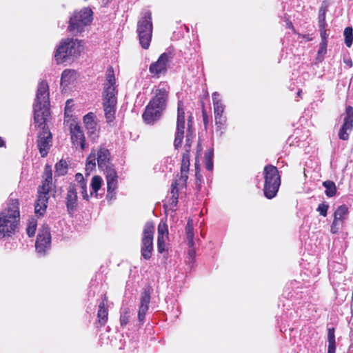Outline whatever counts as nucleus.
<instances>
[{"label": "nucleus", "instance_id": "32", "mask_svg": "<svg viewBox=\"0 0 353 353\" xmlns=\"http://www.w3.org/2000/svg\"><path fill=\"white\" fill-rule=\"evenodd\" d=\"M323 186L325 188V194L328 197H332L336 193V187L332 181H325L323 183Z\"/></svg>", "mask_w": 353, "mask_h": 353}, {"label": "nucleus", "instance_id": "24", "mask_svg": "<svg viewBox=\"0 0 353 353\" xmlns=\"http://www.w3.org/2000/svg\"><path fill=\"white\" fill-rule=\"evenodd\" d=\"M214 117L225 116V105L223 104L221 95L214 92L212 94Z\"/></svg>", "mask_w": 353, "mask_h": 353}, {"label": "nucleus", "instance_id": "44", "mask_svg": "<svg viewBox=\"0 0 353 353\" xmlns=\"http://www.w3.org/2000/svg\"><path fill=\"white\" fill-rule=\"evenodd\" d=\"M334 328L330 327L327 330V341L328 343H336L335 341V334H334Z\"/></svg>", "mask_w": 353, "mask_h": 353}, {"label": "nucleus", "instance_id": "6", "mask_svg": "<svg viewBox=\"0 0 353 353\" xmlns=\"http://www.w3.org/2000/svg\"><path fill=\"white\" fill-rule=\"evenodd\" d=\"M52 181V172L46 170L42 184L38 188V196L34 206L35 213L37 214L43 215L46 210Z\"/></svg>", "mask_w": 353, "mask_h": 353}, {"label": "nucleus", "instance_id": "19", "mask_svg": "<svg viewBox=\"0 0 353 353\" xmlns=\"http://www.w3.org/2000/svg\"><path fill=\"white\" fill-rule=\"evenodd\" d=\"M71 139L74 145H80L83 150L85 148V139L83 130L78 125L70 128Z\"/></svg>", "mask_w": 353, "mask_h": 353}, {"label": "nucleus", "instance_id": "47", "mask_svg": "<svg viewBox=\"0 0 353 353\" xmlns=\"http://www.w3.org/2000/svg\"><path fill=\"white\" fill-rule=\"evenodd\" d=\"M168 311L170 312V314H169L170 320V321H173L174 320V319L178 317V316L180 314L181 310H168Z\"/></svg>", "mask_w": 353, "mask_h": 353}, {"label": "nucleus", "instance_id": "11", "mask_svg": "<svg viewBox=\"0 0 353 353\" xmlns=\"http://www.w3.org/2000/svg\"><path fill=\"white\" fill-rule=\"evenodd\" d=\"M185 129V112L183 108V103L181 101L178 102L177 108V122H176V132L174 141V145L176 148L181 147L182 141L184 137Z\"/></svg>", "mask_w": 353, "mask_h": 353}, {"label": "nucleus", "instance_id": "26", "mask_svg": "<svg viewBox=\"0 0 353 353\" xmlns=\"http://www.w3.org/2000/svg\"><path fill=\"white\" fill-rule=\"evenodd\" d=\"M186 185H182L181 181L179 179H176L171 185V191H170V203L171 205L176 206L178 203L179 194H178V187H185Z\"/></svg>", "mask_w": 353, "mask_h": 353}, {"label": "nucleus", "instance_id": "56", "mask_svg": "<svg viewBox=\"0 0 353 353\" xmlns=\"http://www.w3.org/2000/svg\"><path fill=\"white\" fill-rule=\"evenodd\" d=\"M301 91H300V90H299V91H298V92H297V95L300 97V96H301Z\"/></svg>", "mask_w": 353, "mask_h": 353}, {"label": "nucleus", "instance_id": "37", "mask_svg": "<svg viewBox=\"0 0 353 353\" xmlns=\"http://www.w3.org/2000/svg\"><path fill=\"white\" fill-rule=\"evenodd\" d=\"M326 8L321 6L319 11V28L326 27L327 23L325 21Z\"/></svg>", "mask_w": 353, "mask_h": 353}, {"label": "nucleus", "instance_id": "25", "mask_svg": "<svg viewBox=\"0 0 353 353\" xmlns=\"http://www.w3.org/2000/svg\"><path fill=\"white\" fill-rule=\"evenodd\" d=\"M137 314L135 310H124L120 316V324L125 327L128 324L132 325L136 321Z\"/></svg>", "mask_w": 353, "mask_h": 353}, {"label": "nucleus", "instance_id": "31", "mask_svg": "<svg viewBox=\"0 0 353 353\" xmlns=\"http://www.w3.org/2000/svg\"><path fill=\"white\" fill-rule=\"evenodd\" d=\"M347 208L345 205H340L334 212V219L341 223H343V221L345 219V216L347 214Z\"/></svg>", "mask_w": 353, "mask_h": 353}, {"label": "nucleus", "instance_id": "55", "mask_svg": "<svg viewBox=\"0 0 353 353\" xmlns=\"http://www.w3.org/2000/svg\"><path fill=\"white\" fill-rule=\"evenodd\" d=\"M103 307H104L103 305H99V309H103Z\"/></svg>", "mask_w": 353, "mask_h": 353}, {"label": "nucleus", "instance_id": "4", "mask_svg": "<svg viewBox=\"0 0 353 353\" xmlns=\"http://www.w3.org/2000/svg\"><path fill=\"white\" fill-rule=\"evenodd\" d=\"M19 221V208L17 200H12L8 208L0 213V234L10 236L16 229Z\"/></svg>", "mask_w": 353, "mask_h": 353}, {"label": "nucleus", "instance_id": "15", "mask_svg": "<svg viewBox=\"0 0 353 353\" xmlns=\"http://www.w3.org/2000/svg\"><path fill=\"white\" fill-rule=\"evenodd\" d=\"M66 190L67 192L65 196V200L67 211L69 214H72L76 210L78 205L77 192L79 191V189L75 188L74 185H70L67 188Z\"/></svg>", "mask_w": 353, "mask_h": 353}, {"label": "nucleus", "instance_id": "40", "mask_svg": "<svg viewBox=\"0 0 353 353\" xmlns=\"http://www.w3.org/2000/svg\"><path fill=\"white\" fill-rule=\"evenodd\" d=\"M327 42H321L320 43V48L318 51V59H320V61L322 60L323 57L327 52Z\"/></svg>", "mask_w": 353, "mask_h": 353}, {"label": "nucleus", "instance_id": "22", "mask_svg": "<svg viewBox=\"0 0 353 353\" xmlns=\"http://www.w3.org/2000/svg\"><path fill=\"white\" fill-rule=\"evenodd\" d=\"M190 167V151L186 150L183 154V158L181 161V176L178 179L181 181L182 185H186V182L188 178V173Z\"/></svg>", "mask_w": 353, "mask_h": 353}, {"label": "nucleus", "instance_id": "33", "mask_svg": "<svg viewBox=\"0 0 353 353\" xmlns=\"http://www.w3.org/2000/svg\"><path fill=\"white\" fill-rule=\"evenodd\" d=\"M108 319V310H97V327L103 326Z\"/></svg>", "mask_w": 353, "mask_h": 353}, {"label": "nucleus", "instance_id": "23", "mask_svg": "<svg viewBox=\"0 0 353 353\" xmlns=\"http://www.w3.org/2000/svg\"><path fill=\"white\" fill-rule=\"evenodd\" d=\"M75 183H71L70 185H74L75 188H79L83 199L88 201L90 199V195L88 193L87 183L85 181L83 174L81 173H77L75 174Z\"/></svg>", "mask_w": 353, "mask_h": 353}, {"label": "nucleus", "instance_id": "5", "mask_svg": "<svg viewBox=\"0 0 353 353\" xmlns=\"http://www.w3.org/2000/svg\"><path fill=\"white\" fill-rule=\"evenodd\" d=\"M264 175V195L266 198L271 199L274 198L279 190L281 185V179L276 167L272 165H268L263 169Z\"/></svg>", "mask_w": 353, "mask_h": 353}, {"label": "nucleus", "instance_id": "8", "mask_svg": "<svg viewBox=\"0 0 353 353\" xmlns=\"http://www.w3.org/2000/svg\"><path fill=\"white\" fill-rule=\"evenodd\" d=\"M92 19V11L84 8L79 12H74L69 20L68 30L72 34L81 33L84 28L89 25Z\"/></svg>", "mask_w": 353, "mask_h": 353}, {"label": "nucleus", "instance_id": "52", "mask_svg": "<svg viewBox=\"0 0 353 353\" xmlns=\"http://www.w3.org/2000/svg\"><path fill=\"white\" fill-rule=\"evenodd\" d=\"M190 139H191V137H190V134H189V133L188 132L187 133V135H186V143L185 145V150H188L190 151Z\"/></svg>", "mask_w": 353, "mask_h": 353}, {"label": "nucleus", "instance_id": "38", "mask_svg": "<svg viewBox=\"0 0 353 353\" xmlns=\"http://www.w3.org/2000/svg\"><path fill=\"white\" fill-rule=\"evenodd\" d=\"M168 226L165 222L161 221L158 225V236L168 238Z\"/></svg>", "mask_w": 353, "mask_h": 353}, {"label": "nucleus", "instance_id": "30", "mask_svg": "<svg viewBox=\"0 0 353 353\" xmlns=\"http://www.w3.org/2000/svg\"><path fill=\"white\" fill-rule=\"evenodd\" d=\"M150 301V289L146 288L143 290L141 296V302L139 309H148Z\"/></svg>", "mask_w": 353, "mask_h": 353}, {"label": "nucleus", "instance_id": "27", "mask_svg": "<svg viewBox=\"0 0 353 353\" xmlns=\"http://www.w3.org/2000/svg\"><path fill=\"white\" fill-rule=\"evenodd\" d=\"M226 116L214 117V123L216 126V131L219 134V136H222L226 130Z\"/></svg>", "mask_w": 353, "mask_h": 353}, {"label": "nucleus", "instance_id": "54", "mask_svg": "<svg viewBox=\"0 0 353 353\" xmlns=\"http://www.w3.org/2000/svg\"><path fill=\"white\" fill-rule=\"evenodd\" d=\"M163 314L165 316L166 320H168V314L167 313L164 312H163Z\"/></svg>", "mask_w": 353, "mask_h": 353}, {"label": "nucleus", "instance_id": "17", "mask_svg": "<svg viewBox=\"0 0 353 353\" xmlns=\"http://www.w3.org/2000/svg\"><path fill=\"white\" fill-rule=\"evenodd\" d=\"M104 172L107 181V198L112 199L115 196L114 191L117 188V173L113 168H109Z\"/></svg>", "mask_w": 353, "mask_h": 353}, {"label": "nucleus", "instance_id": "43", "mask_svg": "<svg viewBox=\"0 0 353 353\" xmlns=\"http://www.w3.org/2000/svg\"><path fill=\"white\" fill-rule=\"evenodd\" d=\"M342 225H343V223L334 219L332 224L331 225V229H330L331 232L332 234L337 233L339 231V230L341 228Z\"/></svg>", "mask_w": 353, "mask_h": 353}, {"label": "nucleus", "instance_id": "45", "mask_svg": "<svg viewBox=\"0 0 353 353\" xmlns=\"http://www.w3.org/2000/svg\"><path fill=\"white\" fill-rule=\"evenodd\" d=\"M145 311L146 310H138L137 319L139 325H142L145 322L146 315Z\"/></svg>", "mask_w": 353, "mask_h": 353}, {"label": "nucleus", "instance_id": "9", "mask_svg": "<svg viewBox=\"0 0 353 353\" xmlns=\"http://www.w3.org/2000/svg\"><path fill=\"white\" fill-rule=\"evenodd\" d=\"M154 233V225L153 223L150 221L147 222L145 224L143 230L141 248V256L146 260L150 259L152 256Z\"/></svg>", "mask_w": 353, "mask_h": 353}, {"label": "nucleus", "instance_id": "21", "mask_svg": "<svg viewBox=\"0 0 353 353\" xmlns=\"http://www.w3.org/2000/svg\"><path fill=\"white\" fill-rule=\"evenodd\" d=\"M186 240L190 248L188 254L190 257L193 258L195 255V250L194 248V232H193V220L189 219L185 227Z\"/></svg>", "mask_w": 353, "mask_h": 353}, {"label": "nucleus", "instance_id": "1", "mask_svg": "<svg viewBox=\"0 0 353 353\" xmlns=\"http://www.w3.org/2000/svg\"><path fill=\"white\" fill-rule=\"evenodd\" d=\"M50 100L48 84L41 81L37 90L36 99L33 105L35 125L41 128L37 136V147L42 157L47 156L52 145V134L46 127V119L50 115Z\"/></svg>", "mask_w": 353, "mask_h": 353}, {"label": "nucleus", "instance_id": "41", "mask_svg": "<svg viewBox=\"0 0 353 353\" xmlns=\"http://www.w3.org/2000/svg\"><path fill=\"white\" fill-rule=\"evenodd\" d=\"M163 236H158L157 238V249L159 252L163 253L165 250V239Z\"/></svg>", "mask_w": 353, "mask_h": 353}, {"label": "nucleus", "instance_id": "18", "mask_svg": "<svg viewBox=\"0 0 353 353\" xmlns=\"http://www.w3.org/2000/svg\"><path fill=\"white\" fill-rule=\"evenodd\" d=\"M94 118L95 116L92 112L87 114L83 117V123L87 130V134L93 140L98 137L99 134Z\"/></svg>", "mask_w": 353, "mask_h": 353}, {"label": "nucleus", "instance_id": "49", "mask_svg": "<svg viewBox=\"0 0 353 353\" xmlns=\"http://www.w3.org/2000/svg\"><path fill=\"white\" fill-rule=\"evenodd\" d=\"M336 343H328L327 353H335Z\"/></svg>", "mask_w": 353, "mask_h": 353}, {"label": "nucleus", "instance_id": "14", "mask_svg": "<svg viewBox=\"0 0 353 353\" xmlns=\"http://www.w3.org/2000/svg\"><path fill=\"white\" fill-rule=\"evenodd\" d=\"M117 105L116 95L103 94V109L107 122L112 121L115 118Z\"/></svg>", "mask_w": 353, "mask_h": 353}, {"label": "nucleus", "instance_id": "28", "mask_svg": "<svg viewBox=\"0 0 353 353\" xmlns=\"http://www.w3.org/2000/svg\"><path fill=\"white\" fill-rule=\"evenodd\" d=\"M75 71L66 69L63 71L61 78V85L66 87L74 79Z\"/></svg>", "mask_w": 353, "mask_h": 353}, {"label": "nucleus", "instance_id": "39", "mask_svg": "<svg viewBox=\"0 0 353 353\" xmlns=\"http://www.w3.org/2000/svg\"><path fill=\"white\" fill-rule=\"evenodd\" d=\"M37 222L34 219H32L28 222V227L26 228L28 235L31 237L33 236L36 232Z\"/></svg>", "mask_w": 353, "mask_h": 353}, {"label": "nucleus", "instance_id": "50", "mask_svg": "<svg viewBox=\"0 0 353 353\" xmlns=\"http://www.w3.org/2000/svg\"><path fill=\"white\" fill-rule=\"evenodd\" d=\"M202 116H203V123H204L205 126H207V125L208 123V116L207 114V112H206L204 107H203V110H202Z\"/></svg>", "mask_w": 353, "mask_h": 353}, {"label": "nucleus", "instance_id": "12", "mask_svg": "<svg viewBox=\"0 0 353 353\" xmlns=\"http://www.w3.org/2000/svg\"><path fill=\"white\" fill-rule=\"evenodd\" d=\"M353 128V108L347 106L345 110V117L343 118V123L339 132V138L343 141L349 139L350 133Z\"/></svg>", "mask_w": 353, "mask_h": 353}, {"label": "nucleus", "instance_id": "46", "mask_svg": "<svg viewBox=\"0 0 353 353\" xmlns=\"http://www.w3.org/2000/svg\"><path fill=\"white\" fill-rule=\"evenodd\" d=\"M319 32H320V35L321 37V42H323V41L327 42V37L328 34L326 32L325 27H319Z\"/></svg>", "mask_w": 353, "mask_h": 353}, {"label": "nucleus", "instance_id": "20", "mask_svg": "<svg viewBox=\"0 0 353 353\" xmlns=\"http://www.w3.org/2000/svg\"><path fill=\"white\" fill-rule=\"evenodd\" d=\"M115 77L112 68L110 67L106 72V83L104 86L103 94L116 95L117 91L114 86Z\"/></svg>", "mask_w": 353, "mask_h": 353}, {"label": "nucleus", "instance_id": "3", "mask_svg": "<svg viewBox=\"0 0 353 353\" xmlns=\"http://www.w3.org/2000/svg\"><path fill=\"white\" fill-rule=\"evenodd\" d=\"M82 50L81 41L72 38L62 39L55 52V60L58 64L72 61L80 55Z\"/></svg>", "mask_w": 353, "mask_h": 353}, {"label": "nucleus", "instance_id": "35", "mask_svg": "<svg viewBox=\"0 0 353 353\" xmlns=\"http://www.w3.org/2000/svg\"><path fill=\"white\" fill-rule=\"evenodd\" d=\"M345 37V43L347 47L350 48L353 41V29L352 27H347L343 32Z\"/></svg>", "mask_w": 353, "mask_h": 353}, {"label": "nucleus", "instance_id": "53", "mask_svg": "<svg viewBox=\"0 0 353 353\" xmlns=\"http://www.w3.org/2000/svg\"><path fill=\"white\" fill-rule=\"evenodd\" d=\"M4 145H5L4 141L2 139L1 137H0V147L4 146Z\"/></svg>", "mask_w": 353, "mask_h": 353}, {"label": "nucleus", "instance_id": "10", "mask_svg": "<svg viewBox=\"0 0 353 353\" xmlns=\"http://www.w3.org/2000/svg\"><path fill=\"white\" fill-rule=\"evenodd\" d=\"M51 246V234L50 228L48 225H43L39 231L35 248L40 256H44Z\"/></svg>", "mask_w": 353, "mask_h": 353}, {"label": "nucleus", "instance_id": "16", "mask_svg": "<svg viewBox=\"0 0 353 353\" xmlns=\"http://www.w3.org/2000/svg\"><path fill=\"white\" fill-rule=\"evenodd\" d=\"M97 160L99 168L105 171L112 168L110 153L104 146H100L96 152Z\"/></svg>", "mask_w": 353, "mask_h": 353}, {"label": "nucleus", "instance_id": "51", "mask_svg": "<svg viewBox=\"0 0 353 353\" xmlns=\"http://www.w3.org/2000/svg\"><path fill=\"white\" fill-rule=\"evenodd\" d=\"M205 161V167L208 171H212L213 170V161Z\"/></svg>", "mask_w": 353, "mask_h": 353}, {"label": "nucleus", "instance_id": "36", "mask_svg": "<svg viewBox=\"0 0 353 353\" xmlns=\"http://www.w3.org/2000/svg\"><path fill=\"white\" fill-rule=\"evenodd\" d=\"M97 154L94 150H92L87 159L86 170H92L96 166Z\"/></svg>", "mask_w": 353, "mask_h": 353}, {"label": "nucleus", "instance_id": "2", "mask_svg": "<svg viewBox=\"0 0 353 353\" xmlns=\"http://www.w3.org/2000/svg\"><path fill=\"white\" fill-rule=\"evenodd\" d=\"M153 97L146 105L142 117L147 124H154L164 113L169 98V86L165 82H161L152 90Z\"/></svg>", "mask_w": 353, "mask_h": 353}, {"label": "nucleus", "instance_id": "7", "mask_svg": "<svg viewBox=\"0 0 353 353\" xmlns=\"http://www.w3.org/2000/svg\"><path fill=\"white\" fill-rule=\"evenodd\" d=\"M137 32L140 45L144 49L150 46L152 35V23L151 12L148 10L143 12L137 22Z\"/></svg>", "mask_w": 353, "mask_h": 353}, {"label": "nucleus", "instance_id": "34", "mask_svg": "<svg viewBox=\"0 0 353 353\" xmlns=\"http://www.w3.org/2000/svg\"><path fill=\"white\" fill-rule=\"evenodd\" d=\"M56 171L55 173L58 176H63L67 173L68 164L65 161L61 160L55 165Z\"/></svg>", "mask_w": 353, "mask_h": 353}, {"label": "nucleus", "instance_id": "13", "mask_svg": "<svg viewBox=\"0 0 353 353\" xmlns=\"http://www.w3.org/2000/svg\"><path fill=\"white\" fill-rule=\"evenodd\" d=\"M171 60L172 58L168 54H161L157 61L150 65L149 68L150 73L157 77L165 74Z\"/></svg>", "mask_w": 353, "mask_h": 353}, {"label": "nucleus", "instance_id": "29", "mask_svg": "<svg viewBox=\"0 0 353 353\" xmlns=\"http://www.w3.org/2000/svg\"><path fill=\"white\" fill-rule=\"evenodd\" d=\"M102 183H103V179L99 176L96 175L92 178V181L90 183L92 191L90 192V194H88L90 195V197L94 193L95 194V196H97L98 191L100 190Z\"/></svg>", "mask_w": 353, "mask_h": 353}, {"label": "nucleus", "instance_id": "42", "mask_svg": "<svg viewBox=\"0 0 353 353\" xmlns=\"http://www.w3.org/2000/svg\"><path fill=\"white\" fill-rule=\"evenodd\" d=\"M329 208L328 204L325 203H320L316 209L317 212L323 216H326Z\"/></svg>", "mask_w": 353, "mask_h": 353}, {"label": "nucleus", "instance_id": "48", "mask_svg": "<svg viewBox=\"0 0 353 353\" xmlns=\"http://www.w3.org/2000/svg\"><path fill=\"white\" fill-rule=\"evenodd\" d=\"M214 156L213 149L208 150L205 154L204 161H212Z\"/></svg>", "mask_w": 353, "mask_h": 353}]
</instances>
